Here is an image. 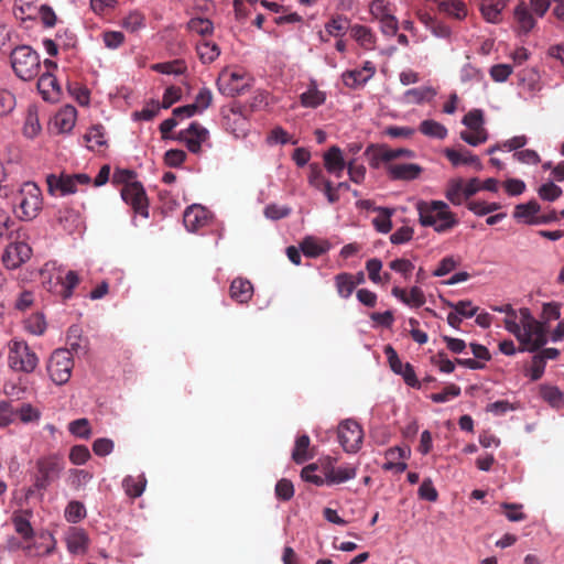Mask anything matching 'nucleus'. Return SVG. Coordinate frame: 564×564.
I'll use <instances>...</instances> for the list:
<instances>
[{"label": "nucleus", "mask_w": 564, "mask_h": 564, "mask_svg": "<svg viewBox=\"0 0 564 564\" xmlns=\"http://www.w3.org/2000/svg\"><path fill=\"white\" fill-rule=\"evenodd\" d=\"M507 330L520 343L519 351L534 352L547 343L546 326L535 319L528 307L520 308L516 322H507Z\"/></svg>", "instance_id": "nucleus-1"}, {"label": "nucleus", "mask_w": 564, "mask_h": 564, "mask_svg": "<svg viewBox=\"0 0 564 564\" xmlns=\"http://www.w3.org/2000/svg\"><path fill=\"white\" fill-rule=\"evenodd\" d=\"M415 208L420 224L432 227L437 234L448 232L458 225L456 215L443 200H419Z\"/></svg>", "instance_id": "nucleus-2"}, {"label": "nucleus", "mask_w": 564, "mask_h": 564, "mask_svg": "<svg viewBox=\"0 0 564 564\" xmlns=\"http://www.w3.org/2000/svg\"><path fill=\"white\" fill-rule=\"evenodd\" d=\"M14 74L22 80L34 79L41 70V58L29 45L17 46L10 54Z\"/></svg>", "instance_id": "nucleus-3"}, {"label": "nucleus", "mask_w": 564, "mask_h": 564, "mask_svg": "<svg viewBox=\"0 0 564 564\" xmlns=\"http://www.w3.org/2000/svg\"><path fill=\"white\" fill-rule=\"evenodd\" d=\"M8 364L14 371L31 373L37 367L39 358L25 341L13 339L9 343Z\"/></svg>", "instance_id": "nucleus-4"}, {"label": "nucleus", "mask_w": 564, "mask_h": 564, "mask_svg": "<svg viewBox=\"0 0 564 564\" xmlns=\"http://www.w3.org/2000/svg\"><path fill=\"white\" fill-rule=\"evenodd\" d=\"M35 467L34 487L37 490H44L59 477L64 469V463L61 456L51 454L40 457L36 460Z\"/></svg>", "instance_id": "nucleus-5"}, {"label": "nucleus", "mask_w": 564, "mask_h": 564, "mask_svg": "<svg viewBox=\"0 0 564 564\" xmlns=\"http://www.w3.org/2000/svg\"><path fill=\"white\" fill-rule=\"evenodd\" d=\"M42 208V193L36 184L26 182L22 185L18 196L17 215L21 219L31 220L37 216Z\"/></svg>", "instance_id": "nucleus-6"}, {"label": "nucleus", "mask_w": 564, "mask_h": 564, "mask_svg": "<svg viewBox=\"0 0 564 564\" xmlns=\"http://www.w3.org/2000/svg\"><path fill=\"white\" fill-rule=\"evenodd\" d=\"M46 183L51 194L58 193L59 195L65 196L77 193L80 186L90 185L91 177L86 173L51 174L46 177Z\"/></svg>", "instance_id": "nucleus-7"}, {"label": "nucleus", "mask_w": 564, "mask_h": 564, "mask_svg": "<svg viewBox=\"0 0 564 564\" xmlns=\"http://www.w3.org/2000/svg\"><path fill=\"white\" fill-rule=\"evenodd\" d=\"M74 360L68 349L59 348L53 351L47 362V373L51 380L62 386L72 377Z\"/></svg>", "instance_id": "nucleus-8"}, {"label": "nucleus", "mask_w": 564, "mask_h": 564, "mask_svg": "<svg viewBox=\"0 0 564 564\" xmlns=\"http://www.w3.org/2000/svg\"><path fill=\"white\" fill-rule=\"evenodd\" d=\"M480 191V180L473 177L465 182L462 177L448 181L445 189V197L455 206L462 205Z\"/></svg>", "instance_id": "nucleus-9"}, {"label": "nucleus", "mask_w": 564, "mask_h": 564, "mask_svg": "<svg viewBox=\"0 0 564 564\" xmlns=\"http://www.w3.org/2000/svg\"><path fill=\"white\" fill-rule=\"evenodd\" d=\"M216 84L219 93L229 97L242 94L249 86L246 72L231 68L223 69Z\"/></svg>", "instance_id": "nucleus-10"}, {"label": "nucleus", "mask_w": 564, "mask_h": 564, "mask_svg": "<svg viewBox=\"0 0 564 564\" xmlns=\"http://www.w3.org/2000/svg\"><path fill=\"white\" fill-rule=\"evenodd\" d=\"M364 440V431L358 422L345 420L338 425V441L347 453H356L360 449Z\"/></svg>", "instance_id": "nucleus-11"}, {"label": "nucleus", "mask_w": 564, "mask_h": 564, "mask_svg": "<svg viewBox=\"0 0 564 564\" xmlns=\"http://www.w3.org/2000/svg\"><path fill=\"white\" fill-rule=\"evenodd\" d=\"M121 197L129 206H131L135 214L143 218L149 217V202L144 187L140 182L122 187Z\"/></svg>", "instance_id": "nucleus-12"}, {"label": "nucleus", "mask_w": 564, "mask_h": 564, "mask_svg": "<svg viewBox=\"0 0 564 564\" xmlns=\"http://www.w3.org/2000/svg\"><path fill=\"white\" fill-rule=\"evenodd\" d=\"M32 256V248L24 241L9 243L3 253L2 262L9 270H14L25 263Z\"/></svg>", "instance_id": "nucleus-13"}, {"label": "nucleus", "mask_w": 564, "mask_h": 564, "mask_svg": "<svg viewBox=\"0 0 564 564\" xmlns=\"http://www.w3.org/2000/svg\"><path fill=\"white\" fill-rule=\"evenodd\" d=\"M375 64L370 61H366L361 68L344 72L341 78L346 87L358 89L364 87L375 76Z\"/></svg>", "instance_id": "nucleus-14"}, {"label": "nucleus", "mask_w": 564, "mask_h": 564, "mask_svg": "<svg viewBox=\"0 0 564 564\" xmlns=\"http://www.w3.org/2000/svg\"><path fill=\"white\" fill-rule=\"evenodd\" d=\"M209 132L197 122H192L187 129L180 132L178 139L185 143L192 153H198L202 144L207 141Z\"/></svg>", "instance_id": "nucleus-15"}, {"label": "nucleus", "mask_w": 564, "mask_h": 564, "mask_svg": "<svg viewBox=\"0 0 564 564\" xmlns=\"http://www.w3.org/2000/svg\"><path fill=\"white\" fill-rule=\"evenodd\" d=\"M209 218V212L205 207L194 204L185 209L183 223L188 231L195 232L207 226Z\"/></svg>", "instance_id": "nucleus-16"}, {"label": "nucleus", "mask_w": 564, "mask_h": 564, "mask_svg": "<svg viewBox=\"0 0 564 564\" xmlns=\"http://www.w3.org/2000/svg\"><path fill=\"white\" fill-rule=\"evenodd\" d=\"M56 220L63 230L70 235L82 232L85 227L79 212L70 207L59 208L56 215Z\"/></svg>", "instance_id": "nucleus-17"}, {"label": "nucleus", "mask_w": 564, "mask_h": 564, "mask_svg": "<svg viewBox=\"0 0 564 564\" xmlns=\"http://www.w3.org/2000/svg\"><path fill=\"white\" fill-rule=\"evenodd\" d=\"M409 455L410 449L404 447L395 446L387 449L384 453L386 462L382 465V469L393 471L395 474H402L408 467L405 459Z\"/></svg>", "instance_id": "nucleus-18"}, {"label": "nucleus", "mask_w": 564, "mask_h": 564, "mask_svg": "<svg viewBox=\"0 0 564 564\" xmlns=\"http://www.w3.org/2000/svg\"><path fill=\"white\" fill-rule=\"evenodd\" d=\"M323 161L326 171L336 177H340L347 166L341 149L336 145L330 147L323 154Z\"/></svg>", "instance_id": "nucleus-19"}, {"label": "nucleus", "mask_w": 564, "mask_h": 564, "mask_svg": "<svg viewBox=\"0 0 564 564\" xmlns=\"http://www.w3.org/2000/svg\"><path fill=\"white\" fill-rule=\"evenodd\" d=\"M513 19L516 31L520 34H528L536 24V20L525 2H520L516 6Z\"/></svg>", "instance_id": "nucleus-20"}, {"label": "nucleus", "mask_w": 564, "mask_h": 564, "mask_svg": "<svg viewBox=\"0 0 564 564\" xmlns=\"http://www.w3.org/2000/svg\"><path fill=\"white\" fill-rule=\"evenodd\" d=\"M391 294L404 305L419 308L425 304V294L420 286H412L409 291L400 286H394Z\"/></svg>", "instance_id": "nucleus-21"}, {"label": "nucleus", "mask_w": 564, "mask_h": 564, "mask_svg": "<svg viewBox=\"0 0 564 564\" xmlns=\"http://www.w3.org/2000/svg\"><path fill=\"white\" fill-rule=\"evenodd\" d=\"M62 273L63 267L56 261L46 262L41 271L43 284L50 292L57 295H59Z\"/></svg>", "instance_id": "nucleus-22"}, {"label": "nucleus", "mask_w": 564, "mask_h": 564, "mask_svg": "<svg viewBox=\"0 0 564 564\" xmlns=\"http://www.w3.org/2000/svg\"><path fill=\"white\" fill-rule=\"evenodd\" d=\"M77 120V110L72 105L62 107L53 118V126L59 133L70 132Z\"/></svg>", "instance_id": "nucleus-23"}, {"label": "nucleus", "mask_w": 564, "mask_h": 564, "mask_svg": "<svg viewBox=\"0 0 564 564\" xmlns=\"http://www.w3.org/2000/svg\"><path fill=\"white\" fill-rule=\"evenodd\" d=\"M33 513L31 510H15L11 516V521L14 531L23 539L30 540L34 535V530L31 524Z\"/></svg>", "instance_id": "nucleus-24"}, {"label": "nucleus", "mask_w": 564, "mask_h": 564, "mask_svg": "<svg viewBox=\"0 0 564 564\" xmlns=\"http://www.w3.org/2000/svg\"><path fill=\"white\" fill-rule=\"evenodd\" d=\"M37 89L44 100L55 101L59 98L61 87L53 73H43L37 80Z\"/></svg>", "instance_id": "nucleus-25"}, {"label": "nucleus", "mask_w": 564, "mask_h": 564, "mask_svg": "<svg viewBox=\"0 0 564 564\" xmlns=\"http://www.w3.org/2000/svg\"><path fill=\"white\" fill-rule=\"evenodd\" d=\"M444 154L453 166L473 165L477 171L482 170L479 158L468 150L445 149Z\"/></svg>", "instance_id": "nucleus-26"}, {"label": "nucleus", "mask_w": 564, "mask_h": 564, "mask_svg": "<svg viewBox=\"0 0 564 564\" xmlns=\"http://www.w3.org/2000/svg\"><path fill=\"white\" fill-rule=\"evenodd\" d=\"M540 210V205L535 200H530L527 204L516 206L513 218L527 225H540L542 221L538 216Z\"/></svg>", "instance_id": "nucleus-27"}, {"label": "nucleus", "mask_w": 564, "mask_h": 564, "mask_svg": "<svg viewBox=\"0 0 564 564\" xmlns=\"http://www.w3.org/2000/svg\"><path fill=\"white\" fill-rule=\"evenodd\" d=\"M398 158H414V152L409 149H388L380 148L370 159V165L372 167H379L381 162L389 163Z\"/></svg>", "instance_id": "nucleus-28"}, {"label": "nucleus", "mask_w": 564, "mask_h": 564, "mask_svg": "<svg viewBox=\"0 0 564 564\" xmlns=\"http://www.w3.org/2000/svg\"><path fill=\"white\" fill-rule=\"evenodd\" d=\"M437 10L440 13L457 21H463L468 15L467 4L463 0L438 1Z\"/></svg>", "instance_id": "nucleus-29"}, {"label": "nucleus", "mask_w": 564, "mask_h": 564, "mask_svg": "<svg viewBox=\"0 0 564 564\" xmlns=\"http://www.w3.org/2000/svg\"><path fill=\"white\" fill-rule=\"evenodd\" d=\"M387 171L392 180L412 181L420 176L422 167L414 163L389 164Z\"/></svg>", "instance_id": "nucleus-30"}, {"label": "nucleus", "mask_w": 564, "mask_h": 564, "mask_svg": "<svg viewBox=\"0 0 564 564\" xmlns=\"http://www.w3.org/2000/svg\"><path fill=\"white\" fill-rule=\"evenodd\" d=\"M357 476V467L355 465H343L328 468L325 473L326 485H338L354 479Z\"/></svg>", "instance_id": "nucleus-31"}, {"label": "nucleus", "mask_w": 564, "mask_h": 564, "mask_svg": "<svg viewBox=\"0 0 564 564\" xmlns=\"http://www.w3.org/2000/svg\"><path fill=\"white\" fill-rule=\"evenodd\" d=\"M41 542H34L23 547L26 556H46L53 553L56 541L52 534H41Z\"/></svg>", "instance_id": "nucleus-32"}, {"label": "nucleus", "mask_w": 564, "mask_h": 564, "mask_svg": "<svg viewBox=\"0 0 564 564\" xmlns=\"http://www.w3.org/2000/svg\"><path fill=\"white\" fill-rule=\"evenodd\" d=\"M66 343L69 346V351L77 355H85L88 351L89 341L83 336V330L79 326L73 325L67 330Z\"/></svg>", "instance_id": "nucleus-33"}, {"label": "nucleus", "mask_w": 564, "mask_h": 564, "mask_svg": "<svg viewBox=\"0 0 564 564\" xmlns=\"http://www.w3.org/2000/svg\"><path fill=\"white\" fill-rule=\"evenodd\" d=\"M327 95L318 89L315 80H311L307 89L300 96L301 105L305 108H317L325 104Z\"/></svg>", "instance_id": "nucleus-34"}, {"label": "nucleus", "mask_w": 564, "mask_h": 564, "mask_svg": "<svg viewBox=\"0 0 564 564\" xmlns=\"http://www.w3.org/2000/svg\"><path fill=\"white\" fill-rule=\"evenodd\" d=\"M350 35L362 48L367 51L375 50L377 36L370 28L355 24L350 28Z\"/></svg>", "instance_id": "nucleus-35"}, {"label": "nucleus", "mask_w": 564, "mask_h": 564, "mask_svg": "<svg viewBox=\"0 0 564 564\" xmlns=\"http://www.w3.org/2000/svg\"><path fill=\"white\" fill-rule=\"evenodd\" d=\"M230 296L238 303H248L253 295V286L247 279L237 278L230 284Z\"/></svg>", "instance_id": "nucleus-36"}, {"label": "nucleus", "mask_w": 564, "mask_h": 564, "mask_svg": "<svg viewBox=\"0 0 564 564\" xmlns=\"http://www.w3.org/2000/svg\"><path fill=\"white\" fill-rule=\"evenodd\" d=\"M224 124L226 129L230 130L237 138L247 134L248 120L240 111L230 110V112L224 117Z\"/></svg>", "instance_id": "nucleus-37"}, {"label": "nucleus", "mask_w": 564, "mask_h": 564, "mask_svg": "<svg viewBox=\"0 0 564 564\" xmlns=\"http://www.w3.org/2000/svg\"><path fill=\"white\" fill-rule=\"evenodd\" d=\"M300 247L304 256L308 258H317L328 251L329 243L325 240H318L308 236L303 239Z\"/></svg>", "instance_id": "nucleus-38"}, {"label": "nucleus", "mask_w": 564, "mask_h": 564, "mask_svg": "<svg viewBox=\"0 0 564 564\" xmlns=\"http://www.w3.org/2000/svg\"><path fill=\"white\" fill-rule=\"evenodd\" d=\"M196 52L203 64H210L216 61L220 55L219 46L208 40H202L196 44Z\"/></svg>", "instance_id": "nucleus-39"}, {"label": "nucleus", "mask_w": 564, "mask_h": 564, "mask_svg": "<svg viewBox=\"0 0 564 564\" xmlns=\"http://www.w3.org/2000/svg\"><path fill=\"white\" fill-rule=\"evenodd\" d=\"M88 538L83 529L74 528L66 536L67 549L70 553H78L85 551L87 547Z\"/></svg>", "instance_id": "nucleus-40"}, {"label": "nucleus", "mask_w": 564, "mask_h": 564, "mask_svg": "<svg viewBox=\"0 0 564 564\" xmlns=\"http://www.w3.org/2000/svg\"><path fill=\"white\" fill-rule=\"evenodd\" d=\"M334 282L338 295L345 300L350 297L356 289L354 274L348 272H343L335 275Z\"/></svg>", "instance_id": "nucleus-41"}, {"label": "nucleus", "mask_w": 564, "mask_h": 564, "mask_svg": "<svg viewBox=\"0 0 564 564\" xmlns=\"http://www.w3.org/2000/svg\"><path fill=\"white\" fill-rule=\"evenodd\" d=\"M436 96V90L431 86H423L409 89L404 93V98L409 104H422L431 101Z\"/></svg>", "instance_id": "nucleus-42"}, {"label": "nucleus", "mask_w": 564, "mask_h": 564, "mask_svg": "<svg viewBox=\"0 0 564 564\" xmlns=\"http://www.w3.org/2000/svg\"><path fill=\"white\" fill-rule=\"evenodd\" d=\"M37 9L35 0H15L13 13L22 21L32 20L37 15Z\"/></svg>", "instance_id": "nucleus-43"}, {"label": "nucleus", "mask_w": 564, "mask_h": 564, "mask_svg": "<svg viewBox=\"0 0 564 564\" xmlns=\"http://www.w3.org/2000/svg\"><path fill=\"white\" fill-rule=\"evenodd\" d=\"M375 210H377L379 215L372 219L373 227L380 234H388L392 229L391 217L394 214V209L389 207H376Z\"/></svg>", "instance_id": "nucleus-44"}, {"label": "nucleus", "mask_w": 564, "mask_h": 564, "mask_svg": "<svg viewBox=\"0 0 564 564\" xmlns=\"http://www.w3.org/2000/svg\"><path fill=\"white\" fill-rule=\"evenodd\" d=\"M151 69L165 75H183L187 72V65L183 59L156 63L151 65Z\"/></svg>", "instance_id": "nucleus-45"}, {"label": "nucleus", "mask_w": 564, "mask_h": 564, "mask_svg": "<svg viewBox=\"0 0 564 564\" xmlns=\"http://www.w3.org/2000/svg\"><path fill=\"white\" fill-rule=\"evenodd\" d=\"M147 486V479L143 475L138 477L127 476L122 481V487L127 496L131 498L140 497Z\"/></svg>", "instance_id": "nucleus-46"}, {"label": "nucleus", "mask_w": 564, "mask_h": 564, "mask_svg": "<svg viewBox=\"0 0 564 564\" xmlns=\"http://www.w3.org/2000/svg\"><path fill=\"white\" fill-rule=\"evenodd\" d=\"M420 131L429 138L443 140L447 135V129L442 123L427 119L423 120L420 124Z\"/></svg>", "instance_id": "nucleus-47"}, {"label": "nucleus", "mask_w": 564, "mask_h": 564, "mask_svg": "<svg viewBox=\"0 0 564 564\" xmlns=\"http://www.w3.org/2000/svg\"><path fill=\"white\" fill-rule=\"evenodd\" d=\"M59 286V296L64 300L69 299L73 295V290L79 283V278L77 272L69 270L66 273L63 271L62 281Z\"/></svg>", "instance_id": "nucleus-48"}, {"label": "nucleus", "mask_w": 564, "mask_h": 564, "mask_svg": "<svg viewBox=\"0 0 564 564\" xmlns=\"http://www.w3.org/2000/svg\"><path fill=\"white\" fill-rule=\"evenodd\" d=\"M310 437L307 435H301L296 438L295 445L292 452V458L296 464H303L311 458L308 455Z\"/></svg>", "instance_id": "nucleus-49"}, {"label": "nucleus", "mask_w": 564, "mask_h": 564, "mask_svg": "<svg viewBox=\"0 0 564 564\" xmlns=\"http://www.w3.org/2000/svg\"><path fill=\"white\" fill-rule=\"evenodd\" d=\"M84 140L89 150L106 144L105 131L102 126H94L84 135Z\"/></svg>", "instance_id": "nucleus-50"}, {"label": "nucleus", "mask_w": 564, "mask_h": 564, "mask_svg": "<svg viewBox=\"0 0 564 564\" xmlns=\"http://www.w3.org/2000/svg\"><path fill=\"white\" fill-rule=\"evenodd\" d=\"M347 29H348V22H347V19L343 15L333 17L325 24V32L329 36H334V37H343Z\"/></svg>", "instance_id": "nucleus-51"}, {"label": "nucleus", "mask_w": 564, "mask_h": 564, "mask_svg": "<svg viewBox=\"0 0 564 564\" xmlns=\"http://www.w3.org/2000/svg\"><path fill=\"white\" fill-rule=\"evenodd\" d=\"M462 123L468 128V130H480L485 128L484 111L481 109H473L467 112Z\"/></svg>", "instance_id": "nucleus-52"}, {"label": "nucleus", "mask_w": 564, "mask_h": 564, "mask_svg": "<svg viewBox=\"0 0 564 564\" xmlns=\"http://www.w3.org/2000/svg\"><path fill=\"white\" fill-rule=\"evenodd\" d=\"M460 139L471 147H478L488 140L487 129L465 130L459 133Z\"/></svg>", "instance_id": "nucleus-53"}, {"label": "nucleus", "mask_w": 564, "mask_h": 564, "mask_svg": "<svg viewBox=\"0 0 564 564\" xmlns=\"http://www.w3.org/2000/svg\"><path fill=\"white\" fill-rule=\"evenodd\" d=\"M25 329L33 335L40 336L46 329V322L43 314L36 313L29 316L24 322Z\"/></svg>", "instance_id": "nucleus-54"}, {"label": "nucleus", "mask_w": 564, "mask_h": 564, "mask_svg": "<svg viewBox=\"0 0 564 564\" xmlns=\"http://www.w3.org/2000/svg\"><path fill=\"white\" fill-rule=\"evenodd\" d=\"M64 517L69 523H77L86 517L85 506L79 501H70L64 512Z\"/></svg>", "instance_id": "nucleus-55"}, {"label": "nucleus", "mask_w": 564, "mask_h": 564, "mask_svg": "<svg viewBox=\"0 0 564 564\" xmlns=\"http://www.w3.org/2000/svg\"><path fill=\"white\" fill-rule=\"evenodd\" d=\"M121 25L129 32H137L145 26V17L139 11H132L122 20Z\"/></svg>", "instance_id": "nucleus-56"}, {"label": "nucleus", "mask_w": 564, "mask_h": 564, "mask_svg": "<svg viewBox=\"0 0 564 564\" xmlns=\"http://www.w3.org/2000/svg\"><path fill=\"white\" fill-rule=\"evenodd\" d=\"M369 10L371 15L378 21L387 19L393 14L390 3L386 0H373L370 3Z\"/></svg>", "instance_id": "nucleus-57"}, {"label": "nucleus", "mask_w": 564, "mask_h": 564, "mask_svg": "<svg viewBox=\"0 0 564 564\" xmlns=\"http://www.w3.org/2000/svg\"><path fill=\"white\" fill-rule=\"evenodd\" d=\"M41 131V124L35 110H29L25 117L23 133L28 138L36 137Z\"/></svg>", "instance_id": "nucleus-58"}, {"label": "nucleus", "mask_w": 564, "mask_h": 564, "mask_svg": "<svg viewBox=\"0 0 564 564\" xmlns=\"http://www.w3.org/2000/svg\"><path fill=\"white\" fill-rule=\"evenodd\" d=\"M389 268L408 280L414 270V263L409 259L398 258L389 263Z\"/></svg>", "instance_id": "nucleus-59"}, {"label": "nucleus", "mask_w": 564, "mask_h": 564, "mask_svg": "<svg viewBox=\"0 0 564 564\" xmlns=\"http://www.w3.org/2000/svg\"><path fill=\"white\" fill-rule=\"evenodd\" d=\"M480 12L489 23H499L501 20V8L498 3L484 2L480 6Z\"/></svg>", "instance_id": "nucleus-60"}, {"label": "nucleus", "mask_w": 564, "mask_h": 564, "mask_svg": "<svg viewBox=\"0 0 564 564\" xmlns=\"http://www.w3.org/2000/svg\"><path fill=\"white\" fill-rule=\"evenodd\" d=\"M187 28L189 31L199 35L210 34L214 30V25L210 20L204 18H193L188 21Z\"/></svg>", "instance_id": "nucleus-61"}, {"label": "nucleus", "mask_w": 564, "mask_h": 564, "mask_svg": "<svg viewBox=\"0 0 564 564\" xmlns=\"http://www.w3.org/2000/svg\"><path fill=\"white\" fill-rule=\"evenodd\" d=\"M460 392L462 390L458 386L451 383L443 391L431 394L430 399L435 403H445L460 395Z\"/></svg>", "instance_id": "nucleus-62"}, {"label": "nucleus", "mask_w": 564, "mask_h": 564, "mask_svg": "<svg viewBox=\"0 0 564 564\" xmlns=\"http://www.w3.org/2000/svg\"><path fill=\"white\" fill-rule=\"evenodd\" d=\"M562 188L553 182L544 183L538 189L539 197L546 202L556 200L562 195Z\"/></svg>", "instance_id": "nucleus-63"}, {"label": "nucleus", "mask_w": 564, "mask_h": 564, "mask_svg": "<svg viewBox=\"0 0 564 564\" xmlns=\"http://www.w3.org/2000/svg\"><path fill=\"white\" fill-rule=\"evenodd\" d=\"M68 431L80 438H89L91 434L89 421L87 419H77L72 421L68 425Z\"/></svg>", "instance_id": "nucleus-64"}]
</instances>
